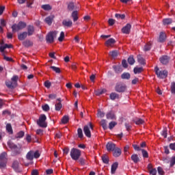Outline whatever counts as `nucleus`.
Here are the masks:
<instances>
[{"label":"nucleus","instance_id":"22","mask_svg":"<svg viewBox=\"0 0 175 175\" xmlns=\"http://www.w3.org/2000/svg\"><path fill=\"white\" fill-rule=\"evenodd\" d=\"M119 98H120V95H118V94L116 92L111 93L110 99H111V100H116V99H119Z\"/></svg>","mask_w":175,"mask_h":175},{"label":"nucleus","instance_id":"17","mask_svg":"<svg viewBox=\"0 0 175 175\" xmlns=\"http://www.w3.org/2000/svg\"><path fill=\"white\" fill-rule=\"evenodd\" d=\"M72 21L69 20V19H65L62 21V25L64 27H72Z\"/></svg>","mask_w":175,"mask_h":175},{"label":"nucleus","instance_id":"35","mask_svg":"<svg viewBox=\"0 0 175 175\" xmlns=\"http://www.w3.org/2000/svg\"><path fill=\"white\" fill-rule=\"evenodd\" d=\"M105 92H106L105 89H101V90H96L95 94L97 96H99V95H102V94H105Z\"/></svg>","mask_w":175,"mask_h":175},{"label":"nucleus","instance_id":"34","mask_svg":"<svg viewBox=\"0 0 175 175\" xmlns=\"http://www.w3.org/2000/svg\"><path fill=\"white\" fill-rule=\"evenodd\" d=\"M163 23L164 25H169L170 24H172V21L171 18H165L163 20Z\"/></svg>","mask_w":175,"mask_h":175},{"label":"nucleus","instance_id":"8","mask_svg":"<svg viewBox=\"0 0 175 175\" xmlns=\"http://www.w3.org/2000/svg\"><path fill=\"white\" fill-rule=\"evenodd\" d=\"M126 90V86L122 84H118L116 86V91L117 92H124Z\"/></svg>","mask_w":175,"mask_h":175},{"label":"nucleus","instance_id":"64","mask_svg":"<svg viewBox=\"0 0 175 175\" xmlns=\"http://www.w3.org/2000/svg\"><path fill=\"white\" fill-rule=\"evenodd\" d=\"M174 165H175V157H173L170 161V166H174Z\"/></svg>","mask_w":175,"mask_h":175},{"label":"nucleus","instance_id":"39","mask_svg":"<svg viewBox=\"0 0 175 175\" xmlns=\"http://www.w3.org/2000/svg\"><path fill=\"white\" fill-rule=\"evenodd\" d=\"M51 69H52L54 72H55V73H61V70L58 67L52 66H51Z\"/></svg>","mask_w":175,"mask_h":175},{"label":"nucleus","instance_id":"62","mask_svg":"<svg viewBox=\"0 0 175 175\" xmlns=\"http://www.w3.org/2000/svg\"><path fill=\"white\" fill-rule=\"evenodd\" d=\"M24 137V132L23 131H20L19 133H17L16 137L21 138Z\"/></svg>","mask_w":175,"mask_h":175},{"label":"nucleus","instance_id":"25","mask_svg":"<svg viewBox=\"0 0 175 175\" xmlns=\"http://www.w3.org/2000/svg\"><path fill=\"white\" fill-rule=\"evenodd\" d=\"M134 122H135L136 125H142V124H144V120L142 118H136L134 119Z\"/></svg>","mask_w":175,"mask_h":175},{"label":"nucleus","instance_id":"30","mask_svg":"<svg viewBox=\"0 0 175 175\" xmlns=\"http://www.w3.org/2000/svg\"><path fill=\"white\" fill-rule=\"evenodd\" d=\"M122 79L129 80V79H131V74L129 72H124L121 75Z\"/></svg>","mask_w":175,"mask_h":175},{"label":"nucleus","instance_id":"7","mask_svg":"<svg viewBox=\"0 0 175 175\" xmlns=\"http://www.w3.org/2000/svg\"><path fill=\"white\" fill-rule=\"evenodd\" d=\"M8 144L10 148H11L12 150L14 151L16 154H20V149L21 148V147L17 146V145L11 142H8Z\"/></svg>","mask_w":175,"mask_h":175},{"label":"nucleus","instance_id":"29","mask_svg":"<svg viewBox=\"0 0 175 175\" xmlns=\"http://www.w3.org/2000/svg\"><path fill=\"white\" fill-rule=\"evenodd\" d=\"M7 155L8 154L5 152L1 153V155H0V161H1L2 162H6V161H7V159H6Z\"/></svg>","mask_w":175,"mask_h":175},{"label":"nucleus","instance_id":"19","mask_svg":"<svg viewBox=\"0 0 175 175\" xmlns=\"http://www.w3.org/2000/svg\"><path fill=\"white\" fill-rule=\"evenodd\" d=\"M12 44H5L4 45L0 46V51L1 53H3V51H5V49H12Z\"/></svg>","mask_w":175,"mask_h":175},{"label":"nucleus","instance_id":"38","mask_svg":"<svg viewBox=\"0 0 175 175\" xmlns=\"http://www.w3.org/2000/svg\"><path fill=\"white\" fill-rule=\"evenodd\" d=\"M142 72H143V68L140 67V68H134V73L135 75H137L139 73H142Z\"/></svg>","mask_w":175,"mask_h":175},{"label":"nucleus","instance_id":"49","mask_svg":"<svg viewBox=\"0 0 175 175\" xmlns=\"http://www.w3.org/2000/svg\"><path fill=\"white\" fill-rule=\"evenodd\" d=\"M151 50V43L147 44L144 46V51H150Z\"/></svg>","mask_w":175,"mask_h":175},{"label":"nucleus","instance_id":"57","mask_svg":"<svg viewBox=\"0 0 175 175\" xmlns=\"http://www.w3.org/2000/svg\"><path fill=\"white\" fill-rule=\"evenodd\" d=\"M68 10H73L75 9V3H70L68 5Z\"/></svg>","mask_w":175,"mask_h":175},{"label":"nucleus","instance_id":"40","mask_svg":"<svg viewBox=\"0 0 175 175\" xmlns=\"http://www.w3.org/2000/svg\"><path fill=\"white\" fill-rule=\"evenodd\" d=\"M55 106V110L57 111H59V110L62 109V104H61V103H56Z\"/></svg>","mask_w":175,"mask_h":175},{"label":"nucleus","instance_id":"28","mask_svg":"<svg viewBox=\"0 0 175 175\" xmlns=\"http://www.w3.org/2000/svg\"><path fill=\"white\" fill-rule=\"evenodd\" d=\"M23 46H25V47H31V46H32L33 44V43H32V42H31V40H25L23 42Z\"/></svg>","mask_w":175,"mask_h":175},{"label":"nucleus","instance_id":"53","mask_svg":"<svg viewBox=\"0 0 175 175\" xmlns=\"http://www.w3.org/2000/svg\"><path fill=\"white\" fill-rule=\"evenodd\" d=\"M12 81L15 83V85L17 84V80H18V77L17 75H14L12 79Z\"/></svg>","mask_w":175,"mask_h":175},{"label":"nucleus","instance_id":"42","mask_svg":"<svg viewBox=\"0 0 175 175\" xmlns=\"http://www.w3.org/2000/svg\"><path fill=\"white\" fill-rule=\"evenodd\" d=\"M42 9H44V10H51V6H50L49 4L42 5Z\"/></svg>","mask_w":175,"mask_h":175},{"label":"nucleus","instance_id":"56","mask_svg":"<svg viewBox=\"0 0 175 175\" xmlns=\"http://www.w3.org/2000/svg\"><path fill=\"white\" fill-rule=\"evenodd\" d=\"M157 171L159 175H163L165 174V172H163V170L161 167H158Z\"/></svg>","mask_w":175,"mask_h":175},{"label":"nucleus","instance_id":"31","mask_svg":"<svg viewBox=\"0 0 175 175\" xmlns=\"http://www.w3.org/2000/svg\"><path fill=\"white\" fill-rule=\"evenodd\" d=\"M137 59H138L139 64H140L141 65H144V64H146V62L144 61V58H143V57H142V55H139L137 56Z\"/></svg>","mask_w":175,"mask_h":175},{"label":"nucleus","instance_id":"9","mask_svg":"<svg viewBox=\"0 0 175 175\" xmlns=\"http://www.w3.org/2000/svg\"><path fill=\"white\" fill-rule=\"evenodd\" d=\"M132 28V25L129 23L126 24L124 27L122 29V32L123 33L129 34L131 32V29Z\"/></svg>","mask_w":175,"mask_h":175},{"label":"nucleus","instance_id":"6","mask_svg":"<svg viewBox=\"0 0 175 175\" xmlns=\"http://www.w3.org/2000/svg\"><path fill=\"white\" fill-rule=\"evenodd\" d=\"M93 129H94L91 123H89V124L85 125L83 127V132L87 137H91V130L92 131Z\"/></svg>","mask_w":175,"mask_h":175},{"label":"nucleus","instance_id":"33","mask_svg":"<svg viewBox=\"0 0 175 175\" xmlns=\"http://www.w3.org/2000/svg\"><path fill=\"white\" fill-rule=\"evenodd\" d=\"M72 17L73 18V21H77V20H79V16H77V11H74L72 13Z\"/></svg>","mask_w":175,"mask_h":175},{"label":"nucleus","instance_id":"41","mask_svg":"<svg viewBox=\"0 0 175 175\" xmlns=\"http://www.w3.org/2000/svg\"><path fill=\"white\" fill-rule=\"evenodd\" d=\"M128 62L130 65H133V64H135V59L133 58V56H130L128 58Z\"/></svg>","mask_w":175,"mask_h":175},{"label":"nucleus","instance_id":"18","mask_svg":"<svg viewBox=\"0 0 175 175\" xmlns=\"http://www.w3.org/2000/svg\"><path fill=\"white\" fill-rule=\"evenodd\" d=\"M117 167H118V163L117 162L113 163L111 168V174H114V173H116V171L117 170Z\"/></svg>","mask_w":175,"mask_h":175},{"label":"nucleus","instance_id":"13","mask_svg":"<svg viewBox=\"0 0 175 175\" xmlns=\"http://www.w3.org/2000/svg\"><path fill=\"white\" fill-rule=\"evenodd\" d=\"M114 43H116V40H114V38H110L106 41L105 46H107V47H112Z\"/></svg>","mask_w":175,"mask_h":175},{"label":"nucleus","instance_id":"16","mask_svg":"<svg viewBox=\"0 0 175 175\" xmlns=\"http://www.w3.org/2000/svg\"><path fill=\"white\" fill-rule=\"evenodd\" d=\"M106 116L107 120H116V115L113 111L108 112Z\"/></svg>","mask_w":175,"mask_h":175},{"label":"nucleus","instance_id":"10","mask_svg":"<svg viewBox=\"0 0 175 175\" xmlns=\"http://www.w3.org/2000/svg\"><path fill=\"white\" fill-rule=\"evenodd\" d=\"M107 151H114L115 148H116V144H114L112 142H108L107 144Z\"/></svg>","mask_w":175,"mask_h":175},{"label":"nucleus","instance_id":"45","mask_svg":"<svg viewBox=\"0 0 175 175\" xmlns=\"http://www.w3.org/2000/svg\"><path fill=\"white\" fill-rule=\"evenodd\" d=\"M69 121V117L65 116L62 119V124H66Z\"/></svg>","mask_w":175,"mask_h":175},{"label":"nucleus","instance_id":"48","mask_svg":"<svg viewBox=\"0 0 175 175\" xmlns=\"http://www.w3.org/2000/svg\"><path fill=\"white\" fill-rule=\"evenodd\" d=\"M78 136L80 139H82L83 135V130L81 129H78L77 130Z\"/></svg>","mask_w":175,"mask_h":175},{"label":"nucleus","instance_id":"43","mask_svg":"<svg viewBox=\"0 0 175 175\" xmlns=\"http://www.w3.org/2000/svg\"><path fill=\"white\" fill-rule=\"evenodd\" d=\"M97 117H98V118H103V117H105V113L100 110H98Z\"/></svg>","mask_w":175,"mask_h":175},{"label":"nucleus","instance_id":"12","mask_svg":"<svg viewBox=\"0 0 175 175\" xmlns=\"http://www.w3.org/2000/svg\"><path fill=\"white\" fill-rule=\"evenodd\" d=\"M165 40H166V33L161 32L159 37V42H160V43H163Z\"/></svg>","mask_w":175,"mask_h":175},{"label":"nucleus","instance_id":"60","mask_svg":"<svg viewBox=\"0 0 175 175\" xmlns=\"http://www.w3.org/2000/svg\"><path fill=\"white\" fill-rule=\"evenodd\" d=\"M40 157V154L39 153V151L33 152V158L38 159Z\"/></svg>","mask_w":175,"mask_h":175},{"label":"nucleus","instance_id":"58","mask_svg":"<svg viewBox=\"0 0 175 175\" xmlns=\"http://www.w3.org/2000/svg\"><path fill=\"white\" fill-rule=\"evenodd\" d=\"M115 16L116 17V18H121L122 20H124V18H125V15L124 14H116L115 15Z\"/></svg>","mask_w":175,"mask_h":175},{"label":"nucleus","instance_id":"54","mask_svg":"<svg viewBox=\"0 0 175 175\" xmlns=\"http://www.w3.org/2000/svg\"><path fill=\"white\" fill-rule=\"evenodd\" d=\"M42 109L44 110V111H49V110H50V107L49 106V105L46 104L44 105H42Z\"/></svg>","mask_w":175,"mask_h":175},{"label":"nucleus","instance_id":"37","mask_svg":"<svg viewBox=\"0 0 175 175\" xmlns=\"http://www.w3.org/2000/svg\"><path fill=\"white\" fill-rule=\"evenodd\" d=\"M6 131L8 133H13V129H12V125L10 124L6 125Z\"/></svg>","mask_w":175,"mask_h":175},{"label":"nucleus","instance_id":"14","mask_svg":"<svg viewBox=\"0 0 175 175\" xmlns=\"http://www.w3.org/2000/svg\"><path fill=\"white\" fill-rule=\"evenodd\" d=\"M27 36H28V33L26 31H24L23 33H20L18 35V39L19 40H24V39H25Z\"/></svg>","mask_w":175,"mask_h":175},{"label":"nucleus","instance_id":"4","mask_svg":"<svg viewBox=\"0 0 175 175\" xmlns=\"http://www.w3.org/2000/svg\"><path fill=\"white\" fill-rule=\"evenodd\" d=\"M154 70H155V73H156L157 76L159 79H166V77H167V71L159 70V68H158L157 67H156L154 68Z\"/></svg>","mask_w":175,"mask_h":175},{"label":"nucleus","instance_id":"11","mask_svg":"<svg viewBox=\"0 0 175 175\" xmlns=\"http://www.w3.org/2000/svg\"><path fill=\"white\" fill-rule=\"evenodd\" d=\"M35 32V28L32 25L27 26V35L28 36H31V35H33V33Z\"/></svg>","mask_w":175,"mask_h":175},{"label":"nucleus","instance_id":"50","mask_svg":"<svg viewBox=\"0 0 175 175\" xmlns=\"http://www.w3.org/2000/svg\"><path fill=\"white\" fill-rule=\"evenodd\" d=\"M142 152L144 158H148V152L146 150L142 149Z\"/></svg>","mask_w":175,"mask_h":175},{"label":"nucleus","instance_id":"47","mask_svg":"<svg viewBox=\"0 0 175 175\" xmlns=\"http://www.w3.org/2000/svg\"><path fill=\"white\" fill-rule=\"evenodd\" d=\"M113 68L116 73L121 72V66H113Z\"/></svg>","mask_w":175,"mask_h":175},{"label":"nucleus","instance_id":"59","mask_svg":"<svg viewBox=\"0 0 175 175\" xmlns=\"http://www.w3.org/2000/svg\"><path fill=\"white\" fill-rule=\"evenodd\" d=\"M3 58H4V59H5V61H8V62H12V61H13V59H12V57H9L5 56V55L4 53H3Z\"/></svg>","mask_w":175,"mask_h":175},{"label":"nucleus","instance_id":"51","mask_svg":"<svg viewBox=\"0 0 175 175\" xmlns=\"http://www.w3.org/2000/svg\"><path fill=\"white\" fill-rule=\"evenodd\" d=\"M171 92L175 95V83L172 82L171 83Z\"/></svg>","mask_w":175,"mask_h":175},{"label":"nucleus","instance_id":"15","mask_svg":"<svg viewBox=\"0 0 175 175\" xmlns=\"http://www.w3.org/2000/svg\"><path fill=\"white\" fill-rule=\"evenodd\" d=\"M160 62H161V64H163V65H166V64H167L169 62V57L164 55L162 56L160 58Z\"/></svg>","mask_w":175,"mask_h":175},{"label":"nucleus","instance_id":"23","mask_svg":"<svg viewBox=\"0 0 175 175\" xmlns=\"http://www.w3.org/2000/svg\"><path fill=\"white\" fill-rule=\"evenodd\" d=\"M26 158L27 159H28L29 161H32L33 159V151L31 150L29 151L27 155H26Z\"/></svg>","mask_w":175,"mask_h":175},{"label":"nucleus","instance_id":"2","mask_svg":"<svg viewBox=\"0 0 175 175\" xmlns=\"http://www.w3.org/2000/svg\"><path fill=\"white\" fill-rule=\"evenodd\" d=\"M27 27V23L25 22L20 21L18 24H14L12 26V29L13 32H18L21 29H24Z\"/></svg>","mask_w":175,"mask_h":175},{"label":"nucleus","instance_id":"21","mask_svg":"<svg viewBox=\"0 0 175 175\" xmlns=\"http://www.w3.org/2000/svg\"><path fill=\"white\" fill-rule=\"evenodd\" d=\"M53 18H54V16L53 15L49 16L45 18V23H46V24H48L49 25H51Z\"/></svg>","mask_w":175,"mask_h":175},{"label":"nucleus","instance_id":"44","mask_svg":"<svg viewBox=\"0 0 175 175\" xmlns=\"http://www.w3.org/2000/svg\"><path fill=\"white\" fill-rule=\"evenodd\" d=\"M102 160L104 163H109V157L106 155L102 157Z\"/></svg>","mask_w":175,"mask_h":175},{"label":"nucleus","instance_id":"55","mask_svg":"<svg viewBox=\"0 0 175 175\" xmlns=\"http://www.w3.org/2000/svg\"><path fill=\"white\" fill-rule=\"evenodd\" d=\"M162 136H163V137L166 138L167 137V129H164L162 131V133H161Z\"/></svg>","mask_w":175,"mask_h":175},{"label":"nucleus","instance_id":"3","mask_svg":"<svg viewBox=\"0 0 175 175\" xmlns=\"http://www.w3.org/2000/svg\"><path fill=\"white\" fill-rule=\"evenodd\" d=\"M46 120H47V118L46 117V115L44 114L40 115L38 120L37 121L38 126H40L41 128H46L47 127V123L46 122Z\"/></svg>","mask_w":175,"mask_h":175},{"label":"nucleus","instance_id":"46","mask_svg":"<svg viewBox=\"0 0 175 175\" xmlns=\"http://www.w3.org/2000/svg\"><path fill=\"white\" fill-rule=\"evenodd\" d=\"M64 38H65V33H64V31H62L60 33L59 37L58 38L59 42H62V40H64Z\"/></svg>","mask_w":175,"mask_h":175},{"label":"nucleus","instance_id":"63","mask_svg":"<svg viewBox=\"0 0 175 175\" xmlns=\"http://www.w3.org/2000/svg\"><path fill=\"white\" fill-rule=\"evenodd\" d=\"M150 174L157 175V169L153 168L150 170Z\"/></svg>","mask_w":175,"mask_h":175},{"label":"nucleus","instance_id":"52","mask_svg":"<svg viewBox=\"0 0 175 175\" xmlns=\"http://www.w3.org/2000/svg\"><path fill=\"white\" fill-rule=\"evenodd\" d=\"M116 125H117V123L116 122H111L109 124V129H113Z\"/></svg>","mask_w":175,"mask_h":175},{"label":"nucleus","instance_id":"24","mask_svg":"<svg viewBox=\"0 0 175 175\" xmlns=\"http://www.w3.org/2000/svg\"><path fill=\"white\" fill-rule=\"evenodd\" d=\"M5 84L8 88H14V87H16L15 83H14L12 81H7Z\"/></svg>","mask_w":175,"mask_h":175},{"label":"nucleus","instance_id":"36","mask_svg":"<svg viewBox=\"0 0 175 175\" xmlns=\"http://www.w3.org/2000/svg\"><path fill=\"white\" fill-rule=\"evenodd\" d=\"M100 125L103 126V129H107V124L106 120H102L100 121Z\"/></svg>","mask_w":175,"mask_h":175},{"label":"nucleus","instance_id":"26","mask_svg":"<svg viewBox=\"0 0 175 175\" xmlns=\"http://www.w3.org/2000/svg\"><path fill=\"white\" fill-rule=\"evenodd\" d=\"M131 159L134 163H137L140 161V159H139V156L137 154H133L131 156Z\"/></svg>","mask_w":175,"mask_h":175},{"label":"nucleus","instance_id":"1","mask_svg":"<svg viewBox=\"0 0 175 175\" xmlns=\"http://www.w3.org/2000/svg\"><path fill=\"white\" fill-rule=\"evenodd\" d=\"M70 155L73 161H79L80 157H81V150L72 148L70 150Z\"/></svg>","mask_w":175,"mask_h":175},{"label":"nucleus","instance_id":"61","mask_svg":"<svg viewBox=\"0 0 175 175\" xmlns=\"http://www.w3.org/2000/svg\"><path fill=\"white\" fill-rule=\"evenodd\" d=\"M78 160L79 163H81L82 165H85V160L84 158H80Z\"/></svg>","mask_w":175,"mask_h":175},{"label":"nucleus","instance_id":"20","mask_svg":"<svg viewBox=\"0 0 175 175\" xmlns=\"http://www.w3.org/2000/svg\"><path fill=\"white\" fill-rule=\"evenodd\" d=\"M113 151V157H117L121 155V149H120V148H115V149Z\"/></svg>","mask_w":175,"mask_h":175},{"label":"nucleus","instance_id":"5","mask_svg":"<svg viewBox=\"0 0 175 175\" xmlns=\"http://www.w3.org/2000/svg\"><path fill=\"white\" fill-rule=\"evenodd\" d=\"M57 33H58L57 31L49 32L46 37L47 43H53V42H54V38H57Z\"/></svg>","mask_w":175,"mask_h":175},{"label":"nucleus","instance_id":"27","mask_svg":"<svg viewBox=\"0 0 175 175\" xmlns=\"http://www.w3.org/2000/svg\"><path fill=\"white\" fill-rule=\"evenodd\" d=\"M19 165H20V163H18V161H14V163L12 164V167H13V169H14V170L16 172H18Z\"/></svg>","mask_w":175,"mask_h":175},{"label":"nucleus","instance_id":"32","mask_svg":"<svg viewBox=\"0 0 175 175\" xmlns=\"http://www.w3.org/2000/svg\"><path fill=\"white\" fill-rule=\"evenodd\" d=\"M109 55L113 58H116V57L118 55V51H112L109 52Z\"/></svg>","mask_w":175,"mask_h":175}]
</instances>
